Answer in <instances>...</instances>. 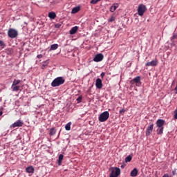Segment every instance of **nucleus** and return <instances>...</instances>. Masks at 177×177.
<instances>
[{
  "label": "nucleus",
  "mask_w": 177,
  "mask_h": 177,
  "mask_svg": "<svg viewBox=\"0 0 177 177\" xmlns=\"http://www.w3.org/2000/svg\"><path fill=\"white\" fill-rule=\"evenodd\" d=\"M104 58V56L103 55V54L102 53L97 54L93 58V62H102V60H103Z\"/></svg>",
  "instance_id": "nucleus-6"
},
{
  "label": "nucleus",
  "mask_w": 177,
  "mask_h": 177,
  "mask_svg": "<svg viewBox=\"0 0 177 177\" xmlns=\"http://www.w3.org/2000/svg\"><path fill=\"white\" fill-rule=\"evenodd\" d=\"M8 35L10 38H16V37L19 35V32H17V30L13 28H10L8 30Z\"/></svg>",
  "instance_id": "nucleus-4"
},
{
  "label": "nucleus",
  "mask_w": 177,
  "mask_h": 177,
  "mask_svg": "<svg viewBox=\"0 0 177 177\" xmlns=\"http://www.w3.org/2000/svg\"><path fill=\"white\" fill-rule=\"evenodd\" d=\"M55 133H56V131H55V129H50V135H55Z\"/></svg>",
  "instance_id": "nucleus-29"
},
{
  "label": "nucleus",
  "mask_w": 177,
  "mask_h": 177,
  "mask_svg": "<svg viewBox=\"0 0 177 177\" xmlns=\"http://www.w3.org/2000/svg\"><path fill=\"white\" fill-rule=\"evenodd\" d=\"M82 101V97L80 96V97L77 99V103H81Z\"/></svg>",
  "instance_id": "nucleus-31"
},
{
  "label": "nucleus",
  "mask_w": 177,
  "mask_h": 177,
  "mask_svg": "<svg viewBox=\"0 0 177 177\" xmlns=\"http://www.w3.org/2000/svg\"><path fill=\"white\" fill-rule=\"evenodd\" d=\"M64 156L63 154H60L59 156V158H58V165H62V161H63V158H64Z\"/></svg>",
  "instance_id": "nucleus-21"
},
{
  "label": "nucleus",
  "mask_w": 177,
  "mask_h": 177,
  "mask_svg": "<svg viewBox=\"0 0 177 177\" xmlns=\"http://www.w3.org/2000/svg\"><path fill=\"white\" fill-rule=\"evenodd\" d=\"M24 124V123L21 120H17V122L13 123L10 127L11 128H16L17 127H23Z\"/></svg>",
  "instance_id": "nucleus-9"
},
{
  "label": "nucleus",
  "mask_w": 177,
  "mask_h": 177,
  "mask_svg": "<svg viewBox=\"0 0 177 177\" xmlns=\"http://www.w3.org/2000/svg\"><path fill=\"white\" fill-rule=\"evenodd\" d=\"M65 81L66 80L62 77H58L52 82L51 86H53V88L60 86V85L64 84Z\"/></svg>",
  "instance_id": "nucleus-1"
},
{
  "label": "nucleus",
  "mask_w": 177,
  "mask_h": 177,
  "mask_svg": "<svg viewBox=\"0 0 177 177\" xmlns=\"http://www.w3.org/2000/svg\"><path fill=\"white\" fill-rule=\"evenodd\" d=\"M131 161H132V156L129 155L125 158V162H131Z\"/></svg>",
  "instance_id": "nucleus-26"
},
{
  "label": "nucleus",
  "mask_w": 177,
  "mask_h": 177,
  "mask_svg": "<svg viewBox=\"0 0 177 177\" xmlns=\"http://www.w3.org/2000/svg\"><path fill=\"white\" fill-rule=\"evenodd\" d=\"M20 82H21V80H16V79H15V80H14V81H13L12 85H13V86H15V85L19 86V84H20Z\"/></svg>",
  "instance_id": "nucleus-23"
},
{
  "label": "nucleus",
  "mask_w": 177,
  "mask_h": 177,
  "mask_svg": "<svg viewBox=\"0 0 177 177\" xmlns=\"http://www.w3.org/2000/svg\"><path fill=\"white\" fill-rule=\"evenodd\" d=\"M37 59H42L43 56L42 55L40 54V55H37Z\"/></svg>",
  "instance_id": "nucleus-35"
},
{
  "label": "nucleus",
  "mask_w": 177,
  "mask_h": 177,
  "mask_svg": "<svg viewBox=\"0 0 177 177\" xmlns=\"http://www.w3.org/2000/svg\"><path fill=\"white\" fill-rule=\"evenodd\" d=\"M133 81L134 82H136V84H139V83H140V77H139V76L136 77V78H134V79L133 80Z\"/></svg>",
  "instance_id": "nucleus-25"
},
{
  "label": "nucleus",
  "mask_w": 177,
  "mask_h": 177,
  "mask_svg": "<svg viewBox=\"0 0 177 177\" xmlns=\"http://www.w3.org/2000/svg\"><path fill=\"white\" fill-rule=\"evenodd\" d=\"M109 117H110V113L109 111H104L102 113H101L98 118L100 122H104L105 121H107L109 120Z\"/></svg>",
  "instance_id": "nucleus-3"
},
{
  "label": "nucleus",
  "mask_w": 177,
  "mask_h": 177,
  "mask_svg": "<svg viewBox=\"0 0 177 177\" xmlns=\"http://www.w3.org/2000/svg\"><path fill=\"white\" fill-rule=\"evenodd\" d=\"M79 10H81V7L76 6L72 9L71 13L72 15H75V13H78Z\"/></svg>",
  "instance_id": "nucleus-15"
},
{
  "label": "nucleus",
  "mask_w": 177,
  "mask_h": 177,
  "mask_svg": "<svg viewBox=\"0 0 177 177\" xmlns=\"http://www.w3.org/2000/svg\"><path fill=\"white\" fill-rule=\"evenodd\" d=\"M20 88H21L20 86H16V85L11 86V89H12V92H17V91H20Z\"/></svg>",
  "instance_id": "nucleus-17"
},
{
  "label": "nucleus",
  "mask_w": 177,
  "mask_h": 177,
  "mask_svg": "<svg viewBox=\"0 0 177 177\" xmlns=\"http://www.w3.org/2000/svg\"><path fill=\"white\" fill-rule=\"evenodd\" d=\"M57 48H59L58 44H53V45H51L50 50H56V49H57Z\"/></svg>",
  "instance_id": "nucleus-22"
},
{
  "label": "nucleus",
  "mask_w": 177,
  "mask_h": 177,
  "mask_svg": "<svg viewBox=\"0 0 177 177\" xmlns=\"http://www.w3.org/2000/svg\"><path fill=\"white\" fill-rule=\"evenodd\" d=\"M101 0H91L90 1V3H91L92 5H96V3H97V2H100Z\"/></svg>",
  "instance_id": "nucleus-27"
},
{
  "label": "nucleus",
  "mask_w": 177,
  "mask_h": 177,
  "mask_svg": "<svg viewBox=\"0 0 177 177\" xmlns=\"http://www.w3.org/2000/svg\"><path fill=\"white\" fill-rule=\"evenodd\" d=\"M48 17L50 18L52 20L56 18V13L53 12H50L48 13Z\"/></svg>",
  "instance_id": "nucleus-19"
},
{
  "label": "nucleus",
  "mask_w": 177,
  "mask_h": 177,
  "mask_svg": "<svg viewBox=\"0 0 177 177\" xmlns=\"http://www.w3.org/2000/svg\"><path fill=\"white\" fill-rule=\"evenodd\" d=\"M77 31H78V26H74L73 27L71 30H70V34L71 35H73L74 34H75V32H77Z\"/></svg>",
  "instance_id": "nucleus-16"
},
{
  "label": "nucleus",
  "mask_w": 177,
  "mask_h": 177,
  "mask_svg": "<svg viewBox=\"0 0 177 177\" xmlns=\"http://www.w3.org/2000/svg\"><path fill=\"white\" fill-rule=\"evenodd\" d=\"M111 174L109 177H118L121 174V169L118 167H110Z\"/></svg>",
  "instance_id": "nucleus-2"
},
{
  "label": "nucleus",
  "mask_w": 177,
  "mask_h": 177,
  "mask_svg": "<svg viewBox=\"0 0 177 177\" xmlns=\"http://www.w3.org/2000/svg\"><path fill=\"white\" fill-rule=\"evenodd\" d=\"M153 128H154L153 124H151L147 127L146 136H150V135H151V132H153Z\"/></svg>",
  "instance_id": "nucleus-7"
},
{
  "label": "nucleus",
  "mask_w": 177,
  "mask_h": 177,
  "mask_svg": "<svg viewBox=\"0 0 177 177\" xmlns=\"http://www.w3.org/2000/svg\"><path fill=\"white\" fill-rule=\"evenodd\" d=\"M158 64V61L157 59L152 60L150 62H147L146 64L147 67H150V66H156Z\"/></svg>",
  "instance_id": "nucleus-11"
},
{
  "label": "nucleus",
  "mask_w": 177,
  "mask_h": 177,
  "mask_svg": "<svg viewBox=\"0 0 177 177\" xmlns=\"http://www.w3.org/2000/svg\"><path fill=\"white\" fill-rule=\"evenodd\" d=\"M165 124V121L162 119H159L156 122V126L158 128H164V125Z\"/></svg>",
  "instance_id": "nucleus-10"
},
{
  "label": "nucleus",
  "mask_w": 177,
  "mask_h": 177,
  "mask_svg": "<svg viewBox=\"0 0 177 177\" xmlns=\"http://www.w3.org/2000/svg\"><path fill=\"white\" fill-rule=\"evenodd\" d=\"M48 64H49V60L44 61L41 65V69L44 70L45 67L48 66Z\"/></svg>",
  "instance_id": "nucleus-20"
},
{
  "label": "nucleus",
  "mask_w": 177,
  "mask_h": 177,
  "mask_svg": "<svg viewBox=\"0 0 177 177\" xmlns=\"http://www.w3.org/2000/svg\"><path fill=\"white\" fill-rule=\"evenodd\" d=\"M147 8H146V6L143 5V4H140L138 6V13L139 16H143V15H145V12H146Z\"/></svg>",
  "instance_id": "nucleus-5"
},
{
  "label": "nucleus",
  "mask_w": 177,
  "mask_h": 177,
  "mask_svg": "<svg viewBox=\"0 0 177 177\" xmlns=\"http://www.w3.org/2000/svg\"><path fill=\"white\" fill-rule=\"evenodd\" d=\"M172 174H173V175H176V170L173 171Z\"/></svg>",
  "instance_id": "nucleus-36"
},
{
  "label": "nucleus",
  "mask_w": 177,
  "mask_h": 177,
  "mask_svg": "<svg viewBox=\"0 0 177 177\" xmlns=\"http://www.w3.org/2000/svg\"><path fill=\"white\" fill-rule=\"evenodd\" d=\"M119 5L118 3H113L111 7L110 8V12H115V10L118 9Z\"/></svg>",
  "instance_id": "nucleus-13"
},
{
  "label": "nucleus",
  "mask_w": 177,
  "mask_h": 177,
  "mask_svg": "<svg viewBox=\"0 0 177 177\" xmlns=\"http://www.w3.org/2000/svg\"><path fill=\"white\" fill-rule=\"evenodd\" d=\"M0 46H1V48H5V43L2 40H0Z\"/></svg>",
  "instance_id": "nucleus-30"
},
{
  "label": "nucleus",
  "mask_w": 177,
  "mask_h": 177,
  "mask_svg": "<svg viewBox=\"0 0 177 177\" xmlns=\"http://www.w3.org/2000/svg\"><path fill=\"white\" fill-rule=\"evenodd\" d=\"M139 171L138 170L137 168H134L130 173V176L132 177H136L138 176V174Z\"/></svg>",
  "instance_id": "nucleus-12"
},
{
  "label": "nucleus",
  "mask_w": 177,
  "mask_h": 177,
  "mask_svg": "<svg viewBox=\"0 0 177 177\" xmlns=\"http://www.w3.org/2000/svg\"><path fill=\"white\" fill-rule=\"evenodd\" d=\"M95 86L97 89H102L103 88V83L100 78H97L95 81Z\"/></svg>",
  "instance_id": "nucleus-8"
},
{
  "label": "nucleus",
  "mask_w": 177,
  "mask_h": 177,
  "mask_svg": "<svg viewBox=\"0 0 177 177\" xmlns=\"http://www.w3.org/2000/svg\"><path fill=\"white\" fill-rule=\"evenodd\" d=\"M156 132L158 135H162L164 133V127H158Z\"/></svg>",
  "instance_id": "nucleus-18"
},
{
  "label": "nucleus",
  "mask_w": 177,
  "mask_h": 177,
  "mask_svg": "<svg viewBox=\"0 0 177 177\" xmlns=\"http://www.w3.org/2000/svg\"><path fill=\"white\" fill-rule=\"evenodd\" d=\"M172 39H177V34L173 35Z\"/></svg>",
  "instance_id": "nucleus-34"
},
{
  "label": "nucleus",
  "mask_w": 177,
  "mask_h": 177,
  "mask_svg": "<svg viewBox=\"0 0 177 177\" xmlns=\"http://www.w3.org/2000/svg\"><path fill=\"white\" fill-rule=\"evenodd\" d=\"M114 20H115V17L111 16V17L108 19V21H109V23H113V21H114Z\"/></svg>",
  "instance_id": "nucleus-28"
},
{
  "label": "nucleus",
  "mask_w": 177,
  "mask_h": 177,
  "mask_svg": "<svg viewBox=\"0 0 177 177\" xmlns=\"http://www.w3.org/2000/svg\"><path fill=\"white\" fill-rule=\"evenodd\" d=\"M2 114H3V112L0 111V117H1V115H2Z\"/></svg>",
  "instance_id": "nucleus-37"
},
{
  "label": "nucleus",
  "mask_w": 177,
  "mask_h": 177,
  "mask_svg": "<svg viewBox=\"0 0 177 177\" xmlns=\"http://www.w3.org/2000/svg\"><path fill=\"white\" fill-rule=\"evenodd\" d=\"M120 114H122V115H124V113H125V109H121L120 111H119Z\"/></svg>",
  "instance_id": "nucleus-32"
},
{
  "label": "nucleus",
  "mask_w": 177,
  "mask_h": 177,
  "mask_svg": "<svg viewBox=\"0 0 177 177\" xmlns=\"http://www.w3.org/2000/svg\"><path fill=\"white\" fill-rule=\"evenodd\" d=\"M26 171L28 174H34V171H35L34 167L29 166V167H26Z\"/></svg>",
  "instance_id": "nucleus-14"
},
{
  "label": "nucleus",
  "mask_w": 177,
  "mask_h": 177,
  "mask_svg": "<svg viewBox=\"0 0 177 177\" xmlns=\"http://www.w3.org/2000/svg\"><path fill=\"white\" fill-rule=\"evenodd\" d=\"M65 129L66 131H70V129H71V122H69L68 124H66Z\"/></svg>",
  "instance_id": "nucleus-24"
},
{
  "label": "nucleus",
  "mask_w": 177,
  "mask_h": 177,
  "mask_svg": "<svg viewBox=\"0 0 177 177\" xmlns=\"http://www.w3.org/2000/svg\"><path fill=\"white\" fill-rule=\"evenodd\" d=\"M105 75H106V73H104V72H102L101 73V78H104Z\"/></svg>",
  "instance_id": "nucleus-33"
}]
</instances>
